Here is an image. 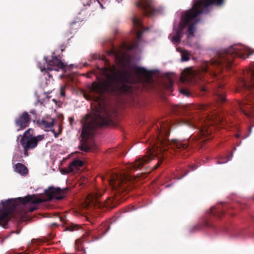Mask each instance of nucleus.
Here are the masks:
<instances>
[{"mask_svg": "<svg viewBox=\"0 0 254 254\" xmlns=\"http://www.w3.org/2000/svg\"><path fill=\"white\" fill-rule=\"evenodd\" d=\"M152 129L156 131V137H154L150 146L147 148L146 154L138 157L134 162L128 163V170H136L142 168L146 164L156 157L158 162L154 166V169L159 167L161 163V157H164L163 154L165 151L170 150L175 153H180L181 155L187 157L189 155L188 151L190 148L199 146L201 148L205 141L211 139L212 136H201L198 133L197 136H190L187 139L180 140L174 139L170 140L167 136L170 134L171 124L166 120L159 121L154 123Z\"/></svg>", "mask_w": 254, "mask_h": 254, "instance_id": "f257e3e1", "label": "nucleus"}, {"mask_svg": "<svg viewBox=\"0 0 254 254\" xmlns=\"http://www.w3.org/2000/svg\"><path fill=\"white\" fill-rule=\"evenodd\" d=\"M250 54L246 53V51L241 45H235L228 49L219 51L216 56L210 61H206L202 63L200 69L201 73L198 75L201 78L202 74H207L214 77L216 81L207 86H203L200 88L201 92H205L211 89L214 99L218 103H223L226 101L225 83L223 82L222 76L219 75L223 67L230 68L235 58L245 59L249 57Z\"/></svg>", "mask_w": 254, "mask_h": 254, "instance_id": "f03ea898", "label": "nucleus"}, {"mask_svg": "<svg viewBox=\"0 0 254 254\" xmlns=\"http://www.w3.org/2000/svg\"><path fill=\"white\" fill-rule=\"evenodd\" d=\"M110 52L115 58L119 66L109 65L100 68L101 73L106 77L93 82L90 89L94 93L102 96L108 93L114 96H120L127 93V53L121 48L117 49L113 47Z\"/></svg>", "mask_w": 254, "mask_h": 254, "instance_id": "7ed1b4c3", "label": "nucleus"}, {"mask_svg": "<svg viewBox=\"0 0 254 254\" xmlns=\"http://www.w3.org/2000/svg\"><path fill=\"white\" fill-rule=\"evenodd\" d=\"M82 139L79 148L83 152L91 150L88 139L95 133L97 128L109 126L112 122L111 115L105 107L99 105L92 115H87L82 121Z\"/></svg>", "mask_w": 254, "mask_h": 254, "instance_id": "20e7f679", "label": "nucleus"}, {"mask_svg": "<svg viewBox=\"0 0 254 254\" xmlns=\"http://www.w3.org/2000/svg\"><path fill=\"white\" fill-rule=\"evenodd\" d=\"M223 122L222 117L215 115H205L200 116L198 112L192 113L189 115L185 119H183L181 125H185L191 128H195L198 130V133L201 136H212L211 129L208 127L214 124H219Z\"/></svg>", "mask_w": 254, "mask_h": 254, "instance_id": "39448f33", "label": "nucleus"}, {"mask_svg": "<svg viewBox=\"0 0 254 254\" xmlns=\"http://www.w3.org/2000/svg\"><path fill=\"white\" fill-rule=\"evenodd\" d=\"M239 87L245 91L246 99L238 102L241 111L250 117L254 112V68L250 67L244 71V77L240 79Z\"/></svg>", "mask_w": 254, "mask_h": 254, "instance_id": "423d86ee", "label": "nucleus"}, {"mask_svg": "<svg viewBox=\"0 0 254 254\" xmlns=\"http://www.w3.org/2000/svg\"><path fill=\"white\" fill-rule=\"evenodd\" d=\"M131 56L128 54V94L131 88L129 83L133 75L138 77L142 90L150 91L154 89L155 82L152 77L153 72L138 66L136 64L131 63Z\"/></svg>", "mask_w": 254, "mask_h": 254, "instance_id": "0eeeda50", "label": "nucleus"}, {"mask_svg": "<svg viewBox=\"0 0 254 254\" xmlns=\"http://www.w3.org/2000/svg\"><path fill=\"white\" fill-rule=\"evenodd\" d=\"M209 0H200L198 1H195L191 8L186 11L182 15L181 18V23L184 25V27L190 25L188 29V36H193L195 29L194 25L199 21L198 15L203 13L204 9L208 6L214 4L218 5L222 4L218 2L209 3Z\"/></svg>", "mask_w": 254, "mask_h": 254, "instance_id": "6e6552de", "label": "nucleus"}, {"mask_svg": "<svg viewBox=\"0 0 254 254\" xmlns=\"http://www.w3.org/2000/svg\"><path fill=\"white\" fill-rule=\"evenodd\" d=\"M43 201L35 194L27 195L24 197H18L14 199H8L1 201L3 208L9 209L10 211H18L19 208L24 209V213L33 212L38 208V204Z\"/></svg>", "mask_w": 254, "mask_h": 254, "instance_id": "1a4fd4ad", "label": "nucleus"}, {"mask_svg": "<svg viewBox=\"0 0 254 254\" xmlns=\"http://www.w3.org/2000/svg\"><path fill=\"white\" fill-rule=\"evenodd\" d=\"M132 29L130 33L134 36L132 40L129 43L128 41V52L133 51L135 53L140 51V45L143 41V34L145 31H149V27H145L142 22V18L134 14L131 18Z\"/></svg>", "mask_w": 254, "mask_h": 254, "instance_id": "9d476101", "label": "nucleus"}, {"mask_svg": "<svg viewBox=\"0 0 254 254\" xmlns=\"http://www.w3.org/2000/svg\"><path fill=\"white\" fill-rule=\"evenodd\" d=\"M103 192L100 190H95L88 195L89 202L93 205L99 208L106 207L112 209L117 206V201L113 197H109L103 202L99 199L103 195Z\"/></svg>", "mask_w": 254, "mask_h": 254, "instance_id": "9b49d317", "label": "nucleus"}, {"mask_svg": "<svg viewBox=\"0 0 254 254\" xmlns=\"http://www.w3.org/2000/svg\"><path fill=\"white\" fill-rule=\"evenodd\" d=\"M135 5L141 11L143 16L151 17L161 12V9L156 6L154 0H138Z\"/></svg>", "mask_w": 254, "mask_h": 254, "instance_id": "f8f14e48", "label": "nucleus"}, {"mask_svg": "<svg viewBox=\"0 0 254 254\" xmlns=\"http://www.w3.org/2000/svg\"><path fill=\"white\" fill-rule=\"evenodd\" d=\"M127 176L125 174L112 173L109 180V183L113 189L118 191V193L126 195L127 188Z\"/></svg>", "mask_w": 254, "mask_h": 254, "instance_id": "ddd939ff", "label": "nucleus"}, {"mask_svg": "<svg viewBox=\"0 0 254 254\" xmlns=\"http://www.w3.org/2000/svg\"><path fill=\"white\" fill-rule=\"evenodd\" d=\"M44 60L46 62V67H40L41 71H58L59 69H63L66 66V65L63 62L55 56H52L51 59L49 60H48L45 57Z\"/></svg>", "mask_w": 254, "mask_h": 254, "instance_id": "4468645a", "label": "nucleus"}, {"mask_svg": "<svg viewBox=\"0 0 254 254\" xmlns=\"http://www.w3.org/2000/svg\"><path fill=\"white\" fill-rule=\"evenodd\" d=\"M66 191V189L62 190L60 188L50 187L45 190V193L48 196L49 200H51L54 198L60 200L65 196Z\"/></svg>", "mask_w": 254, "mask_h": 254, "instance_id": "2eb2a0df", "label": "nucleus"}, {"mask_svg": "<svg viewBox=\"0 0 254 254\" xmlns=\"http://www.w3.org/2000/svg\"><path fill=\"white\" fill-rule=\"evenodd\" d=\"M31 122V119L28 113L25 111L15 118L14 123L17 128V130H21L27 127Z\"/></svg>", "mask_w": 254, "mask_h": 254, "instance_id": "dca6fc26", "label": "nucleus"}, {"mask_svg": "<svg viewBox=\"0 0 254 254\" xmlns=\"http://www.w3.org/2000/svg\"><path fill=\"white\" fill-rule=\"evenodd\" d=\"M44 138V135H38L33 138H21L19 142L22 147L33 149L38 145V142Z\"/></svg>", "mask_w": 254, "mask_h": 254, "instance_id": "f3484780", "label": "nucleus"}, {"mask_svg": "<svg viewBox=\"0 0 254 254\" xmlns=\"http://www.w3.org/2000/svg\"><path fill=\"white\" fill-rule=\"evenodd\" d=\"M229 208V206L226 204H219L217 206L211 207L209 212V216L216 219H220Z\"/></svg>", "mask_w": 254, "mask_h": 254, "instance_id": "a211bd4d", "label": "nucleus"}, {"mask_svg": "<svg viewBox=\"0 0 254 254\" xmlns=\"http://www.w3.org/2000/svg\"><path fill=\"white\" fill-rule=\"evenodd\" d=\"M84 165V162L78 159H75L72 161L69 165V166L63 169L64 173L68 174L71 172H74L75 170H77L79 167H82Z\"/></svg>", "mask_w": 254, "mask_h": 254, "instance_id": "6ab92c4d", "label": "nucleus"}, {"mask_svg": "<svg viewBox=\"0 0 254 254\" xmlns=\"http://www.w3.org/2000/svg\"><path fill=\"white\" fill-rule=\"evenodd\" d=\"M184 28V25L181 23L179 24V27L177 30L175 35L172 37V41L174 43H179L182 37V33Z\"/></svg>", "mask_w": 254, "mask_h": 254, "instance_id": "aec40b11", "label": "nucleus"}, {"mask_svg": "<svg viewBox=\"0 0 254 254\" xmlns=\"http://www.w3.org/2000/svg\"><path fill=\"white\" fill-rule=\"evenodd\" d=\"M180 80L183 83H190V84H194L196 82V77H194V75L191 72H190L186 75L182 76Z\"/></svg>", "mask_w": 254, "mask_h": 254, "instance_id": "412c9836", "label": "nucleus"}, {"mask_svg": "<svg viewBox=\"0 0 254 254\" xmlns=\"http://www.w3.org/2000/svg\"><path fill=\"white\" fill-rule=\"evenodd\" d=\"M14 171L22 176H26L28 173L27 168L22 163H18L14 166Z\"/></svg>", "mask_w": 254, "mask_h": 254, "instance_id": "4be33fe9", "label": "nucleus"}, {"mask_svg": "<svg viewBox=\"0 0 254 254\" xmlns=\"http://www.w3.org/2000/svg\"><path fill=\"white\" fill-rule=\"evenodd\" d=\"M7 224V212H0V226L5 227Z\"/></svg>", "mask_w": 254, "mask_h": 254, "instance_id": "5701e85b", "label": "nucleus"}, {"mask_svg": "<svg viewBox=\"0 0 254 254\" xmlns=\"http://www.w3.org/2000/svg\"><path fill=\"white\" fill-rule=\"evenodd\" d=\"M39 124L45 128H51L54 125V121L53 120L52 122H49L46 120H42L39 122Z\"/></svg>", "mask_w": 254, "mask_h": 254, "instance_id": "b1692460", "label": "nucleus"}, {"mask_svg": "<svg viewBox=\"0 0 254 254\" xmlns=\"http://www.w3.org/2000/svg\"><path fill=\"white\" fill-rule=\"evenodd\" d=\"M173 83L174 82L172 79L170 77H168L164 83V87L166 89L171 91L173 87Z\"/></svg>", "mask_w": 254, "mask_h": 254, "instance_id": "393cba45", "label": "nucleus"}, {"mask_svg": "<svg viewBox=\"0 0 254 254\" xmlns=\"http://www.w3.org/2000/svg\"><path fill=\"white\" fill-rule=\"evenodd\" d=\"M34 130L32 128H29L27 129L23 133L21 138H33Z\"/></svg>", "mask_w": 254, "mask_h": 254, "instance_id": "a878e982", "label": "nucleus"}, {"mask_svg": "<svg viewBox=\"0 0 254 254\" xmlns=\"http://www.w3.org/2000/svg\"><path fill=\"white\" fill-rule=\"evenodd\" d=\"M171 110L173 113L176 115H180L183 112V109L178 106L172 107Z\"/></svg>", "mask_w": 254, "mask_h": 254, "instance_id": "bb28decb", "label": "nucleus"}, {"mask_svg": "<svg viewBox=\"0 0 254 254\" xmlns=\"http://www.w3.org/2000/svg\"><path fill=\"white\" fill-rule=\"evenodd\" d=\"M232 157V154L231 155V156H227L225 158H219L218 159V161H217V163L218 164H223V163H227L228 161H229L230 160V158Z\"/></svg>", "mask_w": 254, "mask_h": 254, "instance_id": "cd10ccee", "label": "nucleus"}, {"mask_svg": "<svg viewBox=\"0 0 254 254\" xmlns=\"http://www.w3.org/2000/svg\"><path fill=\"white\" fill-rule=\"evenodd\" d=\"M55 235L54 234H53V233H51L49 234V235L46 237H44L43 238L42 241L40 242H47L48 241H49L51 239H52L54 238Z\"/></svg>", "mask_w": 254, "mask_h": 254, "instance_id": "c85d7f7f", "label": "nucleus"}, {"mask_svg": "<svg viewBox=\"0 0 254 254\" xmlns=\"http://www.w3.org/2000/svg\"><path fill=\"white\" fill-rule=\"evenodd\" d=\"M180 91L182 94H183L187 96H189L190 95V93L189 90L186 88H181L180 89Z\"/></svg>", "mask_w": 254, "mask_h": 254, "instance_id": "c756f323", "label": "nucleus"}, {"mask_svg": "<svg viewBox=\"0 0 254 254\" xmlns=\"http://www.w3.org/2000/svg\"><path fill=\"white\" fill-rule=\"evenodd\" d=\"M190 60L189 56L188 54L183 53L182 54V61L183 62L188 61Z\"/></svg>", "mask_w": 254, "mask_h": 254, "instance_id": "7c9ffc66", "label": "nucleus"}, {"mask_svg": "<svg viewBox=\"0 0 254 254\" xmlns=\"http://www.w3.org/2000/svg\"><path fill=\"white\" fill-rule=\"evenodd\" d=\"M81 244V241L80 240H77L75 242V248L77 250H79L80 246Z\"/></svg>", "mask_w": 254, "mask_h": 254, "instance_id": "2f4dec72", "label": "nucleus"}, {"mask_svg": "<svg viewBox=\"0 0 254 254\" xmlns=\"http://www.w3.org/2000/svg\"><path fill=\"white\" fill-rule=\"evenodd\" d=\"M92 0H82V3L84 5H89Z\"/></svg>", "mask_w": 254, "mask_h": 254, "instance_id": "473e14b6", "label": "nucleus"}, {"mask_svg": "<svg viewBox=\"0 0 254 254\" xmlns=\"http://www.w3.org/2000/svg\"><path fill=\"white\" fill-rule=\"evenodd\" d=\"M22 147L23 148V152H24V156H27L28 155V151L31 149L29 148L25 147Z\"/></svg>", "mask_w": 254, "mask_h": 254, "instance_id": "72a5a7b5", "label": "nucleus"}, {"mask_svg": "<svg viewBox=\"0 0 254 254\" xmlns=\"http://www.w3.org/2000/svg\"><path fill=\"white\" fill-rule=\"evenodd\" d=\"M208 108V107L207 106H205V105H201L199 107V110L201 111H205L207 110Z\"/></svg>", "mask_w": 254, "mask_h": 254, "instance_id": "f704fd0d", "label": "nucleus"}, {"mask_svg": "<svg viewBox=\"0 0 254 254\" xmlns=\"http://www.w3.org/2000/svg\"><path fill=\"white\" fill-rule=\"evenodd\" d=\"M218 2L219 3H221L222 4L223 2V0H209V3H212V2Z\"/></svg>", "mask_w": 254, "mask_h": 254, "instance_id": "c9c22d12", "label": "nucleus"}, {"mask_svg": "<svg viewBox=\"0 0 254 254\" xmlns=\"http://www.w3.org/2000/svg\"><path fill=\"white\" fill-rule=\"evenodd\" d=\"M64 87H63L61 88V91H60V94L61 96H64L65 94H64Z\"/></svg>", "mask_w": 254, "mask_h": 254, "instance_id": "e433bc0d", "label": "nucleus"}, {"mask_svg": "<svg viewBox=\"0 0 254 254\" xmlns=\"http://www.w3.org/2000/svg\"><path fill=\"white\" fill-rule=\"evenodd\" d=\"M150 172H151V170H149V171L148 172H145V173H143L141 176V179L145 178L147 177L148 174Z\"/></svg>", "mask_w": 254, "mask_h": 254, "instance_id": "4c0bfd02", "label": "nucleus"}, {"mask_svg": "<svg viewBox=\"0 0 254 254\" xmlns=\"http://www.w3.org/2000/svg\"><path fill=\"white\" fill-rule=\"evenodd\" d=\"M136 209V208L134 206H131V208H130L128 206V212L129 211H132V210H135Z\"/></svg>", "mask_w": 254, "mask_h": 254, "instance_id": "58836bf2", "label": "nucleus"}, {"mask_svg": "<svg viewBox=\"0 0 254 254\" xmlns=\"http://www.w3.org/2000/svg\"><path fill=\"white\" fill-rule=\"evenodd\" d=\"M52 131L54 133L55 137H57L59 136V133L56 132L54 130H52Z\"/></svg>", "mask_w": 254, "mask_h": 254, "instance_id": "ea45409f", "label": "nucleus"}, {"mask_svg": "<svg viewBox=\"0 0 254 254\" xmlns=\"http://www.w3.org/2000/svg\"><path fill=\"white\" fill-rule=\"evenodd\" d=\"M205 225L207 226H211L210 222L209 221L206 222Z\"/></svg>", "mask_w": 254, "mask_h": 254, "instance_id": "a19ab883", "label": "nucleus"}, {"mask_svg": "<svg viewBox=\"0 0 254 254\" xmlns=\"http://www.w3.org/2000/svg\"><path fill=\"white\" fill-rule=\"evenodd\" d=\"M30 112V113L32 114H36V111L34 110H32Z\"/></svg>", "mask_w": 254, "mask_h": 254, "instance_id": "79ce46f5", "label": "nucleus"}, {"mask_svg": "<svg viewBox=\"0 0 254 254\" xmlns=\"http://www.w3.org/2000/svg\"><path fill=\"white\" fill-rule=\"evenodd\" d=\"M73 121H74L73 118H70L69 119V122H70V124H72V123L73 122Z\"/></svg>", "mask_w": 254, "mask_h": 254, "instance_id": "37998d69", "label": "nucleus"}, {"mask_svg": "<svg viewBox=\"0 0 254 254\" xmlns=\"http://www.w3.org/2000/svg\"><path fill=\"white\" fill-rule=\"evenodd\" d=\"M75 23H76V22L73 21L71 23L70 25L71 26H72Z\"/></svg>", "mask_w": 254, "mask_h": 254, "instance_id": "c03bdc74", "label": "nucleus"}, {"mask_svg": "<svg viewBox=\"0 0 254 254\" xmlns=\"http://www.w3.org/2000/svg\"><path fill=\"white\" fill-rule=\"evenodd\" d=\"M130 176L129 175V174H128V177H127V178H128V182H129V180H130Z\"/></svg>", "mask_w": 254, "mask_h": 254, "instance_id": "a18cd8bd", "label": "nucleus"}, {"mask_svg": "<svg viewBox=\"0 0 254 254\" xmlns=\"http://www.w3.org/2000/svg\"><path fill=\"white\" fill-rule=\"evenodd\" d=\"M97 0V1H98V2L100 4L101 6H103L102 4L101 3V2H100V0Z\"/></svg>", "mask_w": 254, "mask_h": 254, "instance_id": "49530a36", "label": "nucleus"}, {"mask_svg": "<svg viewBox=\"0 0 254 254\" xmlns=\"http://www.w3.org/2000/svg\"><path fill=\"white\" fill-rule=\"evenodd\" d=\"M17 254H26V253H18Z\"/></svg>", "mask_w": 254, "mask_h": 254, "instance_id": "de8ad7c7", "label": "nucleus"}, {"mask_svg": "<svg viewBox=\"0 0 254 254\" xmlns=\"http://www.w3.org/2000/svg\"><path fill=\"white\" fill-rule=\"evenodd\" d=\"M196 169V167L195 166H194V167L192 168V170H194Z\"/></svg>", "mask_w": 254, "mask_h": 254, "instance_id": "09e8293b", "label": "nucleus"}, {"mask_svg": "<svg viewBox=\"0 0 254 254\" xmlns=\"http://www.w3.org/2000/svg\"><path fill=\"white\" fill-rule=\"evenodd\" d=\"M20 136V135H19V136H17V140L19 139V136Z\"/></svg>", "mask_w": 254, "mask_h": 254, "instance_id": "8fccbe9b", "label": "nucleus"}, {"mask_svg": "<svg viewBox=\"0 0 254 254\" xmlns=\"http://www.w3.org/2000/svg\"><path fill=\"white\" fill-rule=\"evenodd\" d=\"M53 225H56V223H53Z\"/></svg>", "mask_w": 254, "mask_h": 254, "instance_id": "3c124183", "label": "nucleus"}, {"mask_svg": "<svg viewBox=\"0 0 254 254\" xmlns=\"http://www.w3.org/2000/svg\"><path fill=\"white\" fill-rule=\"evenodd\" d=\"M19 233V231H17V232H16V233H17V234H18Z\"/></svg>", "mask_w": 254, "mask_h": 254, "instance_id": "603ef678", "label": "nucleus"}, {"mask_svg": "<svg viewBox=\"0 0 254 254\" xmlns=\"http://www.w3.org/2000/svg\"><path fill=\"white\" fill-rule=\"evenodd\" d=\"M97 56L96 55L95 58H97Z\"/></svg>", "mask_w": 254, "mask_h": 254, "instance_id": "864d4df0", "label": "nucleus"}, {"mask_svg": "<svg viewBox=\"0 0 254 254\" xmlns=\"http://www.w3.org/2000/svg\"><path fill=\"white\" fill-rule=\"evenodd\" d=\"M35 241H36V240H35ZM39 240H37V242H39Z\"/></svg>", "mask_w": 254, "mask_h": 254, "instance_id": "5fc2aeb1", "label": "nucleus"}]
</instances>
